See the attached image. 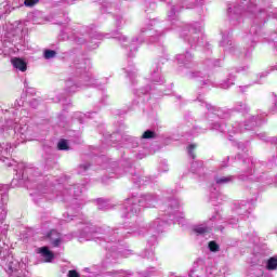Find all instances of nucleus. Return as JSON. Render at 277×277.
Instances as JSON below:
<instances>
[{
	"label": "nucleus",
	"instance_id": "nucleus-11",
	"mask_svg": "<svg viewBox=\"0 0 277 277\" xmlns=\"http://www.w3.org/2000/svg\"><path fill=\"white\" fill-rule=\"evenodd\" d=\"M224 183H230V177H217L216 179L217 185H223Z\"/></svg>",
	"mask_w": 277,
	"mask_h": 277
},
{
	"label": "nucleus",
	"instance_id": "nucleus-7",
	"mask_svg": "<svg viewBox=\"0 0 277 277\" xmlns=\"http://www.w3.org/2000/svg\"><path fill=\"white\" fill-rule=\"evenodd\" d=\"M208 248L210 252H220V245H217V242H215L214 240L208 243Z\"/></svg>",
	"mask_w": 277,
	"mask_h": 277
},
{
	"label": "nucleus",
	"instance_id": "nucleus-13",
	"mask_svg": "<svg viewBox=\"0 0 277 277\" xmlns=\"http://www.w3.org/2000/svg\"><path fill=\"white\" fill-rule=\"evenodd\" d=\"M68 277H81V275L77 271L71 269L68 272Z\"/></svg>",
	"mask_w": 277,
	"mask_h": 277
},
{
	"label": "nucleus",
	"instance_id": "nucleus-1",
	"mask_svg": "<svg viewBox=\"0 0 277 277\" xmlns=\"http://www.w3.org/2000/svg\"><path fill=\"white\" fill-rule=\"evenodd\" d=\"M38 252L42 256L44 263H51L53 259H55V254L49 250V247L39 248Z\"/></svg>",
	"mask_w": 277,
	"mask_h": 277
},
{
	"label": "nucleus",
	"instance_id": "nucleus-14",
	"mask_svg": "<svg viewBox=\"0 0 277 277\" xmlns=\"http://www.w3.org/2000/svg\"><path fill=\"white\" fill-rule=\"evenodd\" d=\"M9 269H10L11 274H12V272H14V271L12 269V267H10Z\"/></svg>",
	"mask_w": 277,
	"mask_h": 277
},
{
	"label": "nucleus",
	"instance_id": "nucleus-10",
	"mask_svg": "<svg viewBox=\"0 0 277 277\" xmlns=\"http://www.w3.org/2000/svg\"><path fill=\"white\" fill-rule=\"evenodd\" d=\"M194 150H196V144H190L188 146V154L190 155V157H193V159H195L196 157V153H194Z\"/></svg>",
	"mask_w": 277,
	"mask_h": 277
},
{
	"label": "nucleus",
	"instance_id": "nucleus-5",
	"mask_svg": "<svg viewBox=\"0 0 277 277\" xmlns=\"http://www.w3.org/2000/svg\"><path fill=\"white\" fill-rule=\"evenodd\" d=\"M155 137H157V133H155L153 130H146L142 134V140H155Z\"/></svg>",
	"mask_w": 277,
	"mask_h": 277
},
{
	"label": "nucleus",
	"instance_id": "nucleus-2",
	"mask_svg": "<svg viewBox=\"0 0 277 277\" xmlns=\"http://www.w3.org/2000/svg\"><path fill=\"white\" fill-rule=\"evenodd\" d=\"M11 64L16 70H21V72L27 71V63L21 57L11 58Z\"/></svg>",
	"mask_w": 277,
	"mask_h": 277
},
{
	"label": "nucleus",
	"instance_id": "nucleus-6",
	"mask_svg": "<svg viewBox=\"0 0 277 277\" xmlns=\"http://www.w3.org/2000/svg\"><path fill=\"white\" fill-rule=\"evenodd\" d=\"M194 233H196L197 235H207V233H211V228L210 227H195Z\"/></svg>",
	"mask_w": 277,
	"mask_h": 277
},
{
	"label": "nucleus",
	"instance_id": "nucleus-3",
	"mask_svg": "<svg viewBox=\"0 0 277 277\" xmlns=\"http://www.w3.org/2000/svg\"><path fill=\"white\" fill-rule=\"evenodd\" d=\"M48 239H50L52 241V246L54 248H58L60 243H62V238L60 236V232L52 229L50 230V233L48 234Z\"/></svg>",
	"mask_w": 277,
	"mask_h": 277
},
{
	"label": "nucleus",
	"instance_id": "nucleus-12",
	"mask_svg": "<svg viewBox=\"0 0 277 277\" xmlns=\"http://www.w3.org/2000/svg\"><path fill=\"white\" fill-rule=\"evenodd\" d=\"M24 5L26 8H34V5H36V0H25Z\"/></svg>",
	"mask_w": 277,
	"mask_h": 277
},
{
	"label": "nucleus",
	"instance_id": "nucleus-4",
	"mask_svg": "<svg viewBox=\"0 0 277 277\" xmlns=\"http://www.w3.org/2000/svg\"><path fill=\"white\" fill-rule=\"evenodd\" d=\"M266 269H268L269 272H274V269H277V256L268 259Z\"/></svg>",
	"mask_w": 277,
	"mask_h": 277
},
{
	"label": "nucleus",
	"instance_id": "nucleus-8",
	"mask_svg": "<svg viewBox=\"0 0 277 277\" xmlns=\"http://www.w3.org/2000/svg\"><path fill=\"white\" fill-rule=\"evenodd\" d=\"M70 147H68V141L66 140H61L57 144V149L58 150H68Z\"/></svg>",
	"mask_w": 277,
	"mask_h": 277
},
{
	"label": "nucleus",
	"instance_id": "nucleus-9",
	"mask_svg": "<svg viewBox=\"0 0 277 277\" xmlns=\"http://www.w3.org/2000/svg\"><path fill=\"white\" fill-rule=\"evenodd\" d=\"M55 55H57V52H55V50H45L44 51L45 60H53V57H55Z\"/></svg>",
	"mask_w": 277,
	"mask_h": 277
},
{
	"label": "nucleus",
	"instance_id": "nucleus-15",
	"mask_svg": "<svg viewBox=\"0 0 277 277\" xmlns=\"http://www.w3.org/2000/svg\"><path fill=\"white\" fill-rule=\"evenodd\" d=\"M40 0H36V3H38Z\"/></svg>",
	"mask_w": 277,
	"mask_h": 277
}]
</instances>
